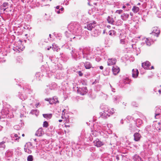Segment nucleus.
<instances>
[{
	"label": "nucleus",
	"mask_w": 161,
	"mask_h": 161,
	"mask_svg": "<svg viewBox=\"0 0 161 161\" xmlns=\"http://www.w3.org/2000/svg\"><path fill=\"white\" fill-rule=\"evenodd\" d=\"M101 59V58H96V60L97 62L99 61Z\"/></svg>",
	"instance_id": "55"
},
{
	"label": "nucleus",
	"mask_w": 161,
	"mask_h": 161,
	"mask_svg": "<svg viewBox=\"0 0 161 161\" xmlns=\"http://www.w3.org/2000/svg\"><path fill=\"white\" fill-rule=\"evenodd\" d=\"M134 140L136 142L139 141L142 137L141 135L138 132H136L134 135Z\"/></svg>",
	"instance_id": "10"
},
{
	"label": "nucleus",
	"mask_w": 161,
	"mask_h": 161,
	"mask_svg": "<svg viewBox=\"0 0 161 161\" xmlns=\"http://www.w3.org/2000/svg\"><path fill=\"white\" fill-rule=\"evenodd\" d=\"M43 116L44 118L48 119H50L52 118V115L51 114H43Z\"/></svg>",
	"instance_id": "23"
},
{
	"label": "nucleus",
	"mask_w": 161,
	"mask_h": 161,
	"mask_svg": "<svg viewBox=\"0 0 161 161\" xmlns=\"http://www.w3.org/2000/svg\"><path fill=\"white\" fill-rule=\"evenodd\" d=\"M160 30L157 27H154L153 28V30L150 34L156 36V37H158L160 33Z\"/></svg>",
	"instance_id": "6"
},
{
	"label": "nucleus",
	"mask_w": 161,
	"mask_h": 161,
	"mask_svg": "<svg viewBox=\"0 0 161 161\" xmlns=\"http://www.w3.org/2000/svg\"><path fill=\"white\" fill-rule=\"evenodd\" d=\"M5 142H4L3 141L2 142H1L0 143V144H4V143H5Z\"/></svg>",
	"instance_id": "63"
},
{
	"label": "nucleus",
	"mask_w": 161,
	"mask_h": 161,
	"mask_svg": "<svg viewBox=\"0 0 161 161\" xmlns=\"http://www.w3.org/2000/svg\"><path fill=\"white\" fill-rule=\"evenodd\" d=\"M161 112V107H156V112L157 113H156L155 114V117L156 119L158 118L159 117V116L160 114L159 112Z\"/></svg>",
	"instance_id": "18"
},
{
	"label": "nucleus",
	"mask_w": 161,
	"mask_h": 161,
	"mask_svg": "<svg viewBox=\"0 0 161 161\" xmlns=\"http://www.w3.org/2000/svg\"><path fill=\"white\" fill-rule=\"evenodd\" d=\"M48 125H49L47 122L45 121L43 122V127L47 128L48 126Z\"/></svg>",
	"instance_id": "32"
},
{
	"label": "nucleus",
	"mask_w": 161,
	"mask_h": 161,
	"mask_svg": "<svg viewBox=\"0 0 161 161\" xmlns=\"http://www.w3.org/2000/svg\"><path fill=\"white\" fill-rule=\"evenodd\" d=\"M69 0H66L64 2L63 4L66 5H68L69 4Z\"/></svg>",
	"instance_id": "44"
},
{
	"label": "nucleus",
	"mask_w": 161,
	"mask_h": 161,
	"mask_svg": "<svg viewBox=\"0 0 161 161\" xmlns=\"http://www.w3.org/2000/svg\"><path fill=\"white\" fill-rule=\"evenodd\" d=\"M120 123L122 124H123V120L122 119L120 120Z\"/></svg>",
	"instance_id": "60"
},
{
	"label": "nucleus",
	"mask_w": 161,
	"mask_h": 161,
	"mask_svg": "<svg viewBox=\"0 0 161 161\" xmlns=\"http://www.w3.org/2000/svg\"><path fill=\"white\" fill-rule=\"evenodd\" d=\"M129 130L130 131H132V130H133V126L132 124H129Z\"/></svg>",
	"instance_id": "39"
},
{
	"label": "nucleus",
	"mask_w": 161,
	"mask_h": 161,
	"mask_svg": "<svg viewBox=\"0 0 161 161\" xmlns=\"http://www.w3.org/2000/svg\"><path fill=\"white\" fill-rule=\"evenodd\" d=\"M133 159L134 160H137L141 159V157L137 154L135 155L133 157Z\"/></svg>",
	"instance_id": "31"
},
{
	"label": "nucleus",
	"mask_w": 161,
	"mask_h": 161,
	"mask_svg": "<svg viewBox=\"0 0 161 161\" xmlns=\"http://www.w3.org/2000/svg\"><path fill=\"white\" fill-rule=\"evenodd\" d=\"M24 150L25 152L29 154H30L31 153V151L28 147H25L24 148Z\"/></svg>",
	"instance_id": "33"
},
{
	"label": "nucleus",
	"mask_w": 161,
	"mask_h": 161,
	"mask_svg": "<svg viewBox=\"0 0 161 161\" xmlns=\"http://www.w3.org/2000/svg\"><path fill=\"white\" fill-rule=\"evenodd\" d=\"M78 92L81 95H84L87 92V89L86 87H83L78 89Z\"/></svg>",
	"instance_id": "5"
},
{
	"label": "nucleus",
	"mask_w": 161,
	"mask_h": 161,
	"mask_svg": "<svg viewBox=\"0 0 161 161\" xmlns=\"http://www.w3.org/2000/svg\"><path fill=\"white\" fill-rule=\"evenodd\" d=\"M8 8V7H7V8H3V11H5L6 9Z\"/></svg>",
	"instance_id": "61"
},
{
	"label": "nucleus",
	"mask_w": 161,
	"mask_h": 161,
	"mask_svg": "<svg viewBox=\"0 0 161 161\" xmlns=\"http://www.w3.org/2000/svg\"><path fill=\"white\" fill-rule=\"evenodd\" d=\"M108 33L110 36H116V32L115 31L112 30L109 31Z\"/></svg>",
	"instance_id": "27"
},
{
	"label": "nucleus",
	"mask_w": 161,
	"mask_h": 161,
	"mask_svg": "<svg viewBox=\"0 0 161 161\" xmlns=\"http://www.w3.org/2000/svg\"><path fill=\"white\" fill-rule=\"evenodd\" d=\"M82 53L85 54L87 55L91 56L92 53L91 49L90 47H86L82 51Z\"/></svg>",
	"instance_id": "7"
},
{
	"label": "nucleus",
	"mask_w": 161,
	"mask_h": 161,
	"mask_svg": "<svg viewBox=\"0 0 161 161\" xmlns=\"http://www.w3.org/2000/svg\"><path fill=\"white\" fill-rule=\"evenodd\" d=\"M45 100L46 101H47L49 102V103L50 104H53V102L52 101H53L52 100V99L51 98H46L45 99Z\"/></svg>",
	"instance_id": "37"
},
{
	"label": "nucleus",
	"mask_w": 161,
	"mask_h": 161,
	"mask_svg": "<svg viewBox=\"0 0 161 161\" xmlns=\"http://www.w3.org/2000/svg\"><path fill=\"white\" fill-rule=\"evenodd\" d=\"M52 47L51 46H50L49 47H48L47 48V50H50V48H51Z\"/></svg>",
	"instance_id": "57"
},
{
	"label": "nucleus",
	"mask_w": 161,
	"mask_h": 161,
	"mask_svg": "<svg viewBox=\"0 0 161 161\" xmlns=\"http://www.w3.org/2000/svg\"><path fill=\"white\" fill-rule=\"evenodd\" d=\"M42 127H40L36 131L35 135L38 136H42L44 134Z\"/></svg>",
	"instance_id": "9"
},
{
	"label": "nucleus",
	"mask_w": 161,
	"mask_h": 161,
	"mask_svg": "<svg viewBox=\"0 0 161 161\" xmlns=\"http://www.w3.org/2000/svg\"><path fill=\"white\" fill-rule=\"evenodd\" d=\"M157 87H156L155 88H154V91L155 92H157V91H157V89H156V88Z\"/></svg>",
	"instance_id": "58"
},
{
	"label": "nucleus",
	"mask_w": 161,
	"mask_h": 161,
	"mask_svg": "<svg viewBox=\"0 0 161 161\" xmlns=\"http://www.w3.org/2000/svg\"><path fill=\"white\" fill-rule=\"evenodd\" d=\"M52 100L53 101V104H56L57 103H58L59 102L58 100V97L56 96H54L53 97V99H52Z\"/></svg>",
	"instance_id": "25"
},
{
	"label": "nucleus",
	"mask_w": 161,
	"mask_h": 161,
	"mask_svg": "<svg viewBox=\"0 0 161 161\" xmlns=\"http://www.w3.org/2000/svg\"><path fill=\"white\" fill-rule=\"evenodd\" d=\"M82 54L83 55V58L84 59H86V60H89L91 58V56L87 55L85 54L82 53Z\"/></svg>",
	"instance_id": "26"
},
{
	"label": "nucleus",
	"mask_w": 161,
	"mask_h": 161,
	"mask_svg": "<svg viewBox=\"0 0 161 161\" xmlns=\"http://www.w3.org/2000/svg\"><path fill=\"white\" fill-rule=\"evenodd\" d=\"M0 147L4 148L5 147V145L4 144H0Z\"/></svg>",
	"instance_id": "50"
},
{
	"label": "nucleus",
	"mask_w": 161,
	"mask_h": 161,
	"mask_svg": "<svg viewBox=\"0 0 161 161\" xmlns=\"http://www.w3.org/2000/svg\"><path fill=\"white\" fill-rule=\"evenodd\" d=\"M60 6H58L56 7L55 9H60Z\"/></svg>",
	"instance_id": "56"
},
{
	"label": "nucleus",
	"mask_w": 161,
	"mask_h": 161,
	"mask_svg": "<svg viewBox=\"0 0 161 161\" xmlns=\"http://www.w3.org/2000/svg\"><path fill=\"white\" fill-rule=\"evenodd\" d=\"M54 128L53 126H50L48 128V130H49L50 131L52 132L54 130Z\"/></svg>",
	"instance_id": "42"
},
{
	"label": "nucleus",
	"mask_w": 161,
	"mask_h": 161,
	"mask_svg": "<svg viewBox=\"0 0 161 161\" xmlns=\"http://www.w3.org/2000/svg\"><path fill=\"white\" fill-rule=\"evenodd\" d=\"M126 6H125L124 5V6H123V7H122V8H123L124 9V8H126Z\"/></svg>",
	"instance_id": "62"
},
{
	"label": "nucleus",
	"mask_w": 161,
	"mask_h": 161,
	"mask_svg": "<svg viewBox=\"0 0 161 161\" xmlns=\"http://www.w3.org/2000/svg\"><path fill=\"white\" fill-rule=\"evenodd\" d=\"M19 126L18 125H15L14 126V128L15 129H16L17 130H19Z\"/></svg>",
	"instance_id": "48"
},
{
	"label": "nucleus",
	"mask_w": 161,
	"mask_h": 161,
	"mask_svg": "<svg viewBox=\"0 0 161 161\" xmlns=\"http://www.w3.org/2000/svg\"><path fill=\"white\" fill-rule=\"evenodd\" d=\"M123 81L124 84H126L129 83L130 81V80L128 78L126 77L125 78H124L123 79Z\"/></svg>",
	"instance_id": "29"
},
{
	"label": "nucleus",
	"mask_w": 161,
	"mask_h": 161,
	"mask_svg": "<svg viewBox=\"0 0 161 161\" xmlns=\"http://www.w3.org/2000/svg\"><path fill=\"white\" fill-rule=\"evenodd\" d=\"M103 67L102 66H100V69H103Z\"/></svg>",
	"instance_id": "59"
},
{
	"label": "nucleus",
	"mask_w": 161,
	"mask_h": 161,
	"mask_svg": "<svg viewBox=\"0 0 161 161\" xmlns=\"http://www.w3.org/2000/svg\"><path fill=\"white\" fill-rule=\"evenodd\" d=\"M11 137L12 140L18 141L20 137L18 136L17 134L13 133L11 135Z\"/></svg>",
	"instance_id": "11"
},
{
	"label": "nucleus",
	"mask_w": 161,
	"mask_h": 161,
	"mask_svg": "<svg viewBox=\"0 0 161 161\" xmlns=\"http://www.w3.org/2000/svg\"><path fill=\"white\" fill-rule=\"evenodd\" d=\"M13 154V153L12 151H6L5 153V156L7 157H11Z\"/></svg>",
	"instance_id": "21"
},
{
	"label": "nucleus",
	"mask_w": 161,
	"mask_h": 161,
	"mask_svg": "<svg viewBox=\"0 0 161 161\" xmlns=\"http://www.w3.org/2000/svg\"><path fill=\"white\" fill-rule=\"evenodd\" d=\"M126 6H130V4L129 3H127L126 4H125Z\"/></svg>",
	"instance_id": "64"
},
{
	"label": "nucleus",
	"mask_w": 161,
	"mask_h": 161,
	"mask_svg": "<svg viewBox=\"0 0 161 161\" xmlns=\"http://www.w3.org/2000/svg\"><path fill=\"white\" fill-rule=\"evenodd\" d=\"M148 147L147 148V149L148 150H150L152 148V144L151 143L149 144H148Z\"/></svg>",
	"instance_id": "46"
},
{
	"label": "nucleus",
	"mask_w": 161,
	"mask_h": 161,
	"mask_svg": "<svg viewBox=\"0 0 161 161\" xmlns=\"http://www.w3.org/2000/svg\"><path fill=\"white\" fill-rule=\"evenodd\" d=\"M114 101L116 103L119 102L121 99L120 97L118 96H115L114 97Z\"/></svg>",
	"instance_id": "30"
},
{
	"label": "nucleus",
	"mask_w": 161,
	"mask_h": 161,
	"mask_svg": "<svg viewBox=\"0 0 161 161\" xmlns=\"http://www.w3.org/2000/svg\"><path fill=\"white\" fill-rule=\"evenodd\" d=\"M123 11L122 10H118L116 11V13H118L119 14H120L123 13Z\"/></svg>",
	"instance_id": "43"
},
{
	"label": "nucleus",
	"mask_w": 161,
	"mask_h": 161,
	"mask_svg": "<svg viewBox=\"0 0 161 161\" xmlns=\"http://www.w3.org/2000/svg\"><path fill=\"white\" fill-rule=\"evenodd\" d=\"M139 72L137 69H133L132 70V76L134 78H136L138 76Z\"/></svg>",
	"instance_id": "16"
},
{
	"label": "nucleus",
	"mask_w": 161,
	"mask_h": 161,
	"mask_svg": "<svg viewBox=\"0 0 161 161\" xmlns=\"http://www.w3.org/2000/svg\"><path fill=\"white\" fill-rule=\"evenodd\" d=\"M96 25V22L95 21H92L89 22H87L84 27L85 28H87L88 30L91 31L94 28Z\"/></svg>",
	"instance_id": "3"
},
{
	"label": "nucleus",
	"mask_w": 161,
	"mask_h": 161,
	"mask_svg": "<svg viewBox=\"0 0 161 161\" xmlns=\"http://www.w3.org/2000/svg\"><path fill=\"white\" fill-rule=\"evenodd\" d=\"M65 34L66 37L68 38L71 37V36H72V34L70 33L69 34L68 32L67 31H66L65 33Z\"/></svg>",
	"instance_id": "36"
},
{
	"label": "nucleus",
	"mask_w": 161,
	"mask_h": 161,
	"mask_svg": "<svg viewBox=\"0 0 161 161\" xmlns=\"http://www.w3.org/2000/svg\"><path fill=\"white\" fill-rule=\"evenodd\" d=\"M101 88V86L98 85L97 86H96L95 88V90L97 91H99Z\"/></svg>",
	"instance_id": "38"
},
{
	"label": "nucleus",
	"mask_w": 161,
	"mask_h": 161,
	"mask_svg": "<svg viewBox=\"0 0 161 161\" xmlns=\"http://www.w3.org/2000/svg\"><path fill=\"white\" fill-rule=\"evenodd\" d=\"M130 16L128 14L123 13L120 16L121 19L123 21H126L129 18Z\"/></svg>",
	"instance_id": "13"
},
{
	"label": "nucleus",
	"mask_w": 161,
	"mask_h": 161,
	"mask_svg": "<svg viewBox=\"0 0 161 161\" xmlns=\"http://www.w3.org/2000/svg\"><path fill=\"white\" fill-rule=\"evenodd\" d=\"M120 42L121 44H123L124 43L125 41L123 39H121L120 40Z\"/></svg>",
	"instance_id": "54"
},
{
	"label": "nucleus",
	"mask_w": 161,
	"mask_h": 161,
	"mask_svg": "<svg viewBox=\"0 0 161 161\" xmlns=\"http://www.w3.org/2000/svg\"><path fill=\"white\" fill-rule=\"evenodd\" d=\"M60 11L62 12V13L63 12V11H64V8L63 7L60 6Z\"/></svg>",
	"instance_id": "52"
},
{
	"label": "nucleus",
	"mask_w": 161,
	"mask_h": 161,
	"mask_svg": "<svg viewBox=\"0 0 161 161\" xmlns=\"http://www.w3.org/2000/svg\"><path fill=\"white\" fill-rule=\"evenodd\" d=\"M56 85L55 84H51L49 85V86H47V88H46L47 90H48L50 89L52 90L54 89L56 87Z\"/></svg>",
	"instance_id": "20"
},
{
	"label": "nucleus",
	"mask_w": 161,
	"mask_h": 161,
	"mask_svg": "<svg viewBox=\"0 0 161 161\" xmlns=\"http://www.w3.org/2000/svg\"><path fill=\"white\" fill-rule=\"evenodd\" d=\"M110 86L111 87V90L112 92H115V89L113 88V87L111 85V84H110Z\"/></svg>",
	"instance_id": "53"
},
{
	"label": "nucleus",
	"mask_w": 161,
	"mask_h": 161,
	"mask_svg": "<svg viewBox=\"0 0 161 161\" xmlns=\"http://www.w3.org/2000/svg\"><path fill=\"white\" fill-rule=\"evenodd\" d=\"M69 31L72 34L77 33L79 30L80 29V24L77 22L70 23L68 25Z\"/></svg>",
	"instance_id": "2"
},
{
	"label": "nucleus",
	"mask_w": 161,
	"mask_h": 161,
	"mask_svg": "<svg viewBox=\"0 0 161 161\" xmlns=\"http://www.w3.org/2000/svg\"><path fill=\"white\" fill-rule=\"evenodd\" d=\"M8 5H9L8 4V3H6V2L4 3H3V5L1 6V8H2L3 7H4V8H6L7 7L8 8Z\"/></svg>",
	"instance_id": "35"
},
{
	"label": "nucleus",
	"mask_w": 161,
	"mask_h": 161,
	"mask_svg": "<svg viewBox=\"0 0 161 161\" xmlns=\"http://www.w3.org/2000/svg\"><path fill=\"white\" fill-rule=\"evenodd\" d=\"M107 20L109 23L113 25H114L115 21L114 20V19L113 17L110 16H108L107 17Z\"/></svg>",
	"instance_id": "19"
},
{
	"label": "nucleus",
	"mask_w": 161,
	"mask_h": 161,
	"mask_svg": "<svg viewBox=\"0 0 161 161\" xmlns=\"http://www.w3.org/2000/svg\"><path fill=\"white\" fill-rule=\"evenodd\" d=\"M75 49L73 48H72V50L71 53V54L72 57L73 59L76 60L80 59L81 57L80 56L79 54H78L75 53Z\"/></svg>",
	"instance_id": "4"
},
{
	"label": "nucleus",
	"mask_w": 161,
	"mask_h": 161,
	"mask_svg": "<svg viewBox=\"0 0 161 161\" xmlns=\"http://www.w3.org/2000/svg\"><path fill=\"white\" fill-rule=\"evenodd\" d=\"M157 89V91L158 92H159V94H160L161 93V89H159L158 87H157V88H156V89Z\"/></svg>",
	"instance_id": "51"
},
{
	"label": "nucleus",
	"mask_w": 161,
	"mask_h": 161,
	"mask_svg": "<svg viewBox=\"0 0 161 161\" xmlns=\"http://www.w3.org/2000/svg\"><path fill=\"white\" fill-rule=\"evenodd\" d=\"M142 123V121L140 119H137L136 121V124L137 127H139Z\"/></svg>",
	"instance_id": "28"
},
{
	"label": "nucleus",
	"mask_w": 161,
	"mask_h": 161,
	"mask_svg": "<svg viewBox=\"0 0 161 161\" xmlns=\"http://www.w3.org/2000/svg\"><path fill=\"white\" fill-rule=\"evenodd\" d=\"M52 46V48L54 51H58V48L57 47H56V46L55 45L53 44Z\"/></svg>",
	"instance_id": "40"
},
{
	"label": "nucleus",
	"mask_w": 161,
	"mask_h": 161,
	"mask_svg": "<svg viewBox=\"0 0 161 161\" xmlns=\"http://www.w3.org/2000/svg\"><path fill=\"white\" fill-rule=\"evenodd\" d=\"M78 73L79 75L80 76H82L83 75V74L81 72V71H79L78 72Z\"/></svg>",
	"instance_id": "49"
},
{
	"label": "nucleus",
	"mask_w": 161,
	"mask_h": 161,
	"mask_svg": "<svg viewBox=\"0 0 161 161\" xmlns=\"http://www.w3.org/2000/svg\"><path fill=\"white\" fill-rule=\"evenodd\" d=\"M100 108L102 111L99 113L100 117L103 119L107 118L114 113L113 108L109 109L108 106L106 105L101 106Z\"/></svg>",
	"instance_id": "1"
},
{
	"label": "nucleus",
	"mask_w": 161,
	"mask_h": 161,
	"mask_svg": "<svg viewBox=\"0 0 161 161\" xmlns=\"http://www.w3.org/2000/svg\"><path fill=\"white\" fill-rule=\"evenodd\" d=\"M55 11L58 14L62 13L60 9H55Z\"/></svg>",
	"instance_id": "47"
},
{
	"label": "nucleus",
	"mask_w": 161,
	"mask_h": 161,
	"mask_svg": "<svg viewBox=\"0 0 161 161\" xmlns=\"http://www.w3.org/2000/svg\"><path fill=\"white\" fill-rule=\"evenodd\" d=\"M37 112V110H32L31 112V113L32 114H36V113Z\"/></svg>",
	"instance_id": "45"
},
{
	"label": "nucleus",
	"mask_w": 161,
	"mask_h": 161,
	"mask_svg": "<svg viewBox=\"0 0 161 161\" xmlns=\"http://www.w3.org/2000/svg\"><path fill=\"white\" fill-rule=\"evenodd\" d=\"M139 8L136 6H133L132 9V10L135 13H137L139 11Z\"/></svg>",
	"instance_id": "24"
},
{
	"label": "nucleus",
	"mask_w": 161,
	"mask_h": 161,
	"mask_svg": "<svg viewBox=\"0 0 161 161\" xmlns=\"http://www.w3.org/2000/svg\"><path fill=\"white\" fill-rule=\"evenodd\" d=\"M145 42L147 45L150 46L151 45L150 41L148 39H146Z\"/></svg>",
	"instance_id": "41"
},
{
	"label": "nucleus",
	"mask_w": 161,
	"mask_h": 161,
	"mask_svg": "<svg viewBox=\"0 0 161 161\" xmlns=\"http://www.w3.org/2000/svg\"><path fill=\"white\" fill-rule=\"evenodd\" d=\"M150 63L148 61H146L145 63L142 64V66L146 69H149Z\"/></svg>",
	"instance_id": "14"
},
{
	"label": "nucleus",
	"mask_w": 161,
	"mask_h": 161,
	"mask_svg": "<svg viewBox=\"0 0 161 161\" xmlns=\"http://www.w3.org/2000/svg\"><path fill=\"white\" fill-rule=\"evenodd\" d=\"M120 70L119 67L116 66H114L112 69V72L114 75H116L119 72Z\"/></svg>",
	"instance_id": "12"
},
{
	"label": "nucleus",
	"mask_w": 161,
	"mask_h": 161,
	"mask_svg": "<svg viewBox=\"0 0 161 161\" xmlns=\"http://www.w3.org/2000/svg\"><path fill=\"white\" fill-rule=\"evenodd\" d=\"M84 65L86 69H90L92 67V64L90 62H86L85 63L83 62Z\"/></svg>",
	"instance_id": "17"
},
{
	"label": "nucleus",
	"mask_w": 161,
	"mask_h": 161,
	"mask_svg": "<svg viewBox=\"0 0 161 161\" xmlns=\"http://www.w3.org/2000/svg\"><path fill=\"white\" fill-rule=\"evenodd\" d=\"M27 161H32L33 160V157L32 155H29L27 157Z\"/></svg>",
	"instance_id": "34"
},
{
	"label": "nucleus",
	"mask_w": 161,
	"mask_h": 161,
	"mask_svg": "<svg viewBox=\"0 0 161 161\" xmlns=\"http://www.w3.org/2000/svg\"><path fill=\"white\" fill-rule=\"evenodd\" d=\"M116 59L115 58H109L108 59L107 63L108 65L110 66L115 64Z\"/></svg>",
	"instance_id": "15"
},
{
	"label": "nucleus",
	"mask_w": 161,
	"mask_h": 161,
	"mask_svg": "<svg viewBox=\"0 0 161 161\" xmlns=\"http://www.w3.org/2000/svg\"><path fill=\"white\" fill-rule=\"evenodd\" d=\"M94 145L97 147H99L103 145L104 143L103 142L101 141L99 139H97L93 142Z\"/></svg>",
	"instance_id": "8"
},
{
	"label": "nucleus",
	"mask_w": 161,
	"mask_h": 161,
	"mask_svg": "<svg viewBox=\"0 0 161 161\" xmlns=\"http://www.w3.org/2000/svg\"><path fill=\"white\" fill-rule=\"evenodd\" d=\"M19 97L20 99L22 101L25 100L27 98V96L24 94H22L19 95Z\"/></svg>",
	"instance_id": "22"
}]
</instances>
